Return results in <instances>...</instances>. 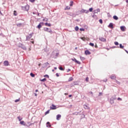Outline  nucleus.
<instances>
[{
    "label": "nucleus",
    "instance_id": "31",
    "mask_svg": "<svg viewBox=\"0 0 128 128\" xmlns=\"http://www.w3.org/2000/svg\"><path fill=\"white\" fill-rule=\"evenodd\" d=\"M80 12H86V10H84V9H82V10H80Z\"/></svg>",
    "mask_w": 128,
    "mask_h": 128
},
{
    "label": "nucleus",
    "instance_id": "45",
    "mask_svg": "<svg viewBox=\"0 0 128 128\" xmlns=\"http://www.w3.org/2000/svg\"><path fill=\"white\" fill-rule=\"evenodd\" d=\"M15 12H16V10L14 11V16H16V14Z\"/></svg>",
    "mask_w": 128,
    "mask_h": 128
},
{
    "label": "nucleus",
    "instance_id": "49",
    "mask_svg": "<svg viewBox=\"0 0 128 128\" xmlns=\"http://www.w3.org/2000/svg\"><path fill=\"white\" fill-rule=\"evenodd\" d=\"M94 48H98V45L96 44V45L94 46Z\"/></svg>",
    "mask_w": 128,
    "mask_h": 128
},
{
    "label": "nucleus",
    "instance_id": "18",
    "mask_svg": "<svg viewBox=\"0 0 128 128\" xmlns=\"http://www.w3.org/2000/svg\"><path fill=\"white\" fill-rule=\"evenodd\" d=\"M45 26H52V25L46 22V23H45Z\"/></svg>",
    "mask_w": 128,
    "mask_h": 128
},
{
    "label": "nucleus",
    "instance_id": "30",
    "mask_svg": "<svg viewBox=\"0 0 128 128\" xmlns=\"http://www.w3.org/2000/svg\"><path fill=\"white\" fill-rule=\"evenodd\" d=\"M90 46H94V43H90Z\"/></svg>",
    "mask_w": 128,
    "mask_h": 128
},
{
    "label": "nucleus",
    "instance_id": "8",
    "mask_svg": "<svg viewBox=\"0 0 128 128\" xmlns=\"http://www.w3.org/2000/svg\"><path fill=\"white\" fill-rule=\"evenodd\" d=\"M32 36V34H30L29 35L26 36V40H30V38Z\"/></svg>",
    "mask_w": 128,
    "mask_h": 128
},
{
    "label": "nucleus",
    "instance_id": "37",
    "mask_svg": "<svg viewBox=\"0 0 128 128\" xmlns=\"http://www.w3.org/2000/svg\"><path fill=\"white\" fill-rule=\"evenodd\" d=\"M88 80H89L88 77H86V82H88Z\"/></svg>",
    "mask_w": 128,
    "mask_h": 128
},
{
    "label": "nucleus",
    "instance_id": "56",
    "mask_svg": "<svg viewBox=\"0 0 128 128\" xmlns=\"http://www.w3.org/2000/svg\"><path fill=\"white\" fill-rule=\"evenodd\" d=\"M54 70H57L58 68H56V67H54Z\"/></svg>",
    "mask_w": 128,
    "mask_h": 128
},
{
    "label": "nucleus",
    "instance_id": "40",
    "mask_svg": "<svg viewBox=\"0 0 128 128\" xmlns=\"http://www.w3.org/2000/svg\"><path fill=\"white\" fill-rule=\"evenodd\" d=\"M99 22H100V24H102V20L100 19V20H99Z\"/></svg>",
    "mask_w": 128,
    "mask_h": 128
},
{
    "label": "nucleus",
    "instance_id": "21",
    "mask_svg": "<svg viewBox=\"0 0 128 128\" xmlns=\"http://www.w3.org/2000/svg\"><path fill=\"white\" fill-rule=\"evenodd\" d=\"M73 4H74V2L73 1H70V6H72Z\"/></svg>",
    "mask_w": 128,
    "mask_h": 128
},
{
    "label": "nucleus",
    "instance_id": "26",
    "mask_svg": "<svg viewBox=\"0 0 128 128\" xmlns=\"http://www.w3.org/2000/svg\"><path fill=\"white\" fill-rule=\"evenodd\" d=\"M75 30H76V32H78V26H76L75 27Z\"/></svg>",
    "mask_w": 128,
    "mask_h": 128
},
{
    "label": "nucleus",
    "instance_id": "28",
    "mask_svg": "<svg viewBox=\"0 0 128 128\" xmlns=\"http://www.w3.org/2000/svg\"><path fill=\"white\" fill-rule=\"evenodd\" d=\"M50 114V110H48L47 112H45V116H46V114Z\"/></svg>",
    "mask_w": 128,
    "mask_h": 128
},
{
    "label": "nucleus",
    "instance_id": "53",
    "mask_svg": "<svg viewBox=\"0 0 128 128\" xmlns=\"http://www.w3.org/2000/svg\"><path fill=\"white\" fill-rule=\"evenodd\" d=\"M126 2L128 4V0H126Z\"/></svg>",
    "mask_w": 128,
    "mask_h": 128
},
{
    "label": "nucleus",
    "instance_id": "33",
    "mask_svg": "<svg viewBox=\"0 0 128 128\" xmlns=\"http://www.w3.org/2000/svg\"><path fill=\"white\" fill-rule=\"evenodd\" d=\"M59 70H64V69L62 67L59 68Z\"/></svg>",
    "mask_w": 128,
    "mask_h": 128
},
{
    "label": "nucleus",
    "instance_id": "29",
    "mask_svg": "<svg viewBox=\"0 0 128 128\" xmlns=\"http://www.w3.org/2000/svg\"><path fill=\"white\" fill-rule=\"evenodd\" d=\"M80 32H84V28H80Z\"/></svg>",
    "mask_w": 128,
    "mask_h": 128
},
{
    "label": "nucleus",
    "instance_id": "54",
    "mask_svg": "<svg viewBox=\"0 0 128 128\" xmlns=\"http://www.w3.org/2000/svg\"><path fill=\"white\" fill-rule=\"evenodd\" d=\"M38 92V90H36V92Z\"/></svg>",
    "mask_w": 128,
    "mask_h": 128
},
{
    "label": "nucleus",
    "instance_id": "62",
    "mask_svg": "<svg viewBox=\"0 0 128 128\" xmlns=\"http://www.w3.org/2000/svg\"><path fill=\"white\" fill-rule=\"evenodd\" d=\"M33 14H34V12H33Z\"/></svg>",
    "mask_w": 128,
    "mask_h": 128
},
{
    "label": "nucleus",
    "instance_id": "11",
    "mask_svg": "<svg viewBox=\"0 0 128 128\" xmlns=\"http://www.w3.org/2000/svg\"><path fill=\"white\" fill-rule=\"evenodd\" d=\"M52 107H50V110H56V106L54 105V104H52Z\"/></svg>",
    "mask_w": 128,
    "mask_h": 128
},
{
    "label": "nucleus",
    "instance_id": "1",
    "mask_svg": "<svg viewBox=\"0 0 128 128\" xmlns=\"http://www.w3.org/2000/svg\"><path fill=\"white\" fill-rule=\"evenodd\" d=\"M22 8L23 10L28 12V8H30V6H28V5H26L24 6H22Z\"/></svg>",
    "mask_w": 128,
    "mask_h": 128
},
{
    "label": "nucleus",
    "instance_id": "36",
    "mask_svg": "<svg viewBox=\"0 0 128 128\" xmlns=\"http://www.w3.org/2000/svg\"><path fill=\"white\" fill-rule=\"evenodd\" d=\"M44 78H50V76H48V75L46 74L44 76Z\"/></svg>",
    "mask_w": 128,
    "mask_h": 128
},
{
    "label": "nucleus",
    "instance_id": "52",
    "mask_svg": "<svg viewBox=\"0 0 128 128\" xmlns=\"http://www.w3.org/2000/svg\"><path fill=\"white\" fill-rule=\"evenodd\" d=\"M89 93H90V94H92V92H89Z\"/></svg>",
    "mask_w": 128,
    "mask_h": 128
},
{
    "label": "nucleus",
    "instance_id": "16",
    "mask_svg": "<svg viewBox=\"0 0 128 128\" xmlns=\"http://www.w3.org/2000/svg\"><path fill=\"white\" fill-rule=\"evenodd\" d=\"M84 108H85V110H90V107H88V106L84 104Z\"/></svg>",
    "mask_w": 128,
    "mask_h": 128
},
{
    "label": "nucleus",
    "instance_id": "4",
    "mask_svg": "<svg viewBox=\"0 0 128 128\" xmlns=\"http://www.w3.org/2000/svg\"><path fill=\"white\" fill-rule=\"evenodd\" d=\"M18 48H24V46L22 44L20 43H19L18 44Z\"/></svg>",
    "mask_w": 128,
    "mask_h": 128
},
{
    "label": "nucleus",
    "instance_id": "63",
    "mask_svg": "<svg viewBox=\"0 0 128 128\" xmlns=\"http://www.w3.org/2000/svg\"><path fill=\"white\" fill-rule=\"evenodd\" d=\"M75 48H78L76 47Z\"/></svg>",
    "mask_w": 128,
    "mask_h": 128
},
{
    "label": "nucleus",
    "instance_id": "46",
    "mask_svg": "<svg viewBox=\"0 0 128 128\" xmlns=\"http://www.w3.org/2000/svg\"><path fill=\"white\" fill-rule=\"evenodd\" d=\"M56 76L57 77H58V76H60V75L58 74V73H56Z\"/></svg>",
    "mask_w": 128,
    "mask_h": 128
},
{
    "label": "nucleus",
    "instance_id": "55",
    "mask_svg": "<svg viewBox=\"0 0 128 128\" xmlns=\"http://www.w3.org/2000/svg\"><path fill=\"white\" fill-rule=\"evenodd\" d=\"M100 9L97 10V12H100Z\"/></svg>",
    "mask_w": 128,
    "mask_h": 128
},
{
    "label": "nucleus",
    "instance_id": "5",
    "mask_svg": "<svg viewBox=\"0 0 128 128\" xmlns=\"http://www.w3.org/2000/svg\"><path fill=\"white\" fill-rule=\"evenodd\" d=\"M72 60H73V62H75L78 64H80V61L77 60L76 59V58H72Z\"/></svg>",
    "mask_w": 128,
    "mask_h": 128
},
{
    "label": "nucleus",
    "instance_id": "9",
    "mask_svg": "<svg viewBox=\"0 0 128 128\" xmlns=\"http://www.w3.org/2000/svg\"><path fill=\"white\" fill-rule=\"evenodd\" d=\"M120 28L122 32H125L126 31V26H121L120 27Z\"/></svg>",
    "mask_w": 128,
    "mask_h": 128
},
{
    "label": "nucleus",
    "instance_id": "27",
    "mask_svg": "<svg viewBox=\"0 0 128 128\" xmlns=\"http://www.w3.org/2000/svg\"><path fill=\"white\" fill-rule=\"evenodd\" d=\"M30 76L32 78H34V74H33L32 73H30Z\"/></svg>",
    "mask_w": 128,
    "mask_h": 128
},
{
    "label": "nucleus",
    "instance_id": "47",
    "mask_svg": "<svg viewBox=\"0 0 128 128\" xmlns=\"http://www.w3.org/2000/svg\"><path fill=\"white\" fill-rule=\"evenodd\" d=\"M70 7L67 6L66 10H70Z\"/></svg>",
    "mask_w": 128,
    "mask_h": 128
},
{
    "label": "nucleus",
    "instance_id": "23",
    "mask_svg": "<svg viewBox=\"0 0 128 128\" xmlns=\"http://www.w3.org/2000/svg\"><path fill=\"white\" fill-rule=\"evenodd\" d=\"M22 23H18L16 24L17 26H20L22 25Z\"/></svg>",
    "mask_w": 128,
    "mask_h": 128
},
{
    "label": "nucleus",
    "instance_id": "48",
    "mask_svg": "<svg viewBox=\"0 0 128 128\" xmlns=\"http://www.w3.org/2000/svg\"><path fill=\"white\" fill-rule=\"evenodd\" d=\"M118 100H122V98H118Z\"/></svg>",
    "mask_w": 128,
    "mask_h": 128
},
{
    "label": "nucleus",
    "instance_id": "43",
    "mask_svg": "<svg viewBox=\"0 0 128 128\" xmlns=\"http://www.w3.org/2000/svg\"><path fill=\"white\" fill-rule=\"evenodd\" d=\"M28 124H29V126H32V124H34V123H32V124L31 123V124H30V122H28Z\"/></svg>",
    "mask_w": 128,
    "mask_h": 128
},
{
    "label": "nucleus",
    "instance_id": "25",
    "mask_svg": "<svg viewBox=\"0 0 128 128\" xmlns=\"http://www.w3.org/2000/svg\"><path fill=\"white\" fill-rule=\"evenodd\" d=\"M72 80H74L72 77H70L69 80H68V82H72Z\"/></svg>",
    "mask_w": 128,
    "mask_h": 128
},
{
    "label": "nucleus",
    "instance_id": "24",
    "mask_svg": "<svg viewBox=\"0 0 128 128\" xmlns=\"http://www.w3.org/2000/svg\"><path fill=\"white\" fill-rule=\"evenodd\" d=\"M46 78L40 80V82H46Z\"/></svg>",
    "mask_w": 128,
    "mask_h": 128
},
{
    "label": "nucleus",
    "instance_id": "44",
    "mask_svg": "<svg viewBox=\"0 0 128 128\" xmlns=\"http://www.w3.org/2000/svg\"><path fill=\"white\" fill-rule=\"evenodd\" d=\"M86 14H88V10H86L85 12Z\"/></svg>",
    "mask_w": 128,
    "mask_h": 128
},
{
    "label": "nucleus",
    "instance_id": "41",
    "mask_svg": "<svg viewBox=\"0 0 128 128\" xmlns=\"http://www.w3.org/2000/svg\"><path fill=\"white\" fill-rule=\"evenodd\" d=\"M92 10H93L92 8H90L89 9V11L90 12H92Z\"/></svg>",
    "mask_w": 128,
    "mask_h": 128
},
{
    "label": "nucleus",
    "instance_id": "22",
    "mask_svg": "<svg viewBox=\"0 0 128 128\" xmlns=\"http://www.w3.org/2000/svg\"><path fill=\"white\" fill-rule=\"evenodd\" d=\"M118 48H124V46L122 44H120V46H118Z\"/></svg>",
    "mask_w": 128,
    "mask_h": 128
},
{
    "label": "nucleus",
    "instance_id": "57",
    "mask_svg": "<svg viewBox=\"0 0 128 128\" xmlns=\"http://www.w3.org/2000/svg\"><path fill=\"white\" fill-rule=\"evenodd\" d=\"M41 64H38L39 66H40Z\"/></svg>",
    "mask_w": 128,
    "mask_h": 128
},
{
    "label": "nucleus",
    "instance_id": "38",
    "mask_svg": "<svg viewBox=\"0 0 128 128\" xmlns=\"http://www.w3.org/2000/svg\"><path fill=\"white\" fill-rule=\"evenodd\" d=\"M20 98H19V99H17V100H15V102H20Z\"/></svg>",
    "mask_w": 128,
    "mask_h": 128
},
{
    "label": "nucleus",
    "instance_id": "10",
    "mask_svg": "<svg viewBox=\"0 0 128 128\" xmlns=\"http://www.w3.org/2000/svg\"><path fill=\"white\" fill-rule=\"evenodd\" d=\"M84 54L86 56L90 54V52L88 50H85Z\"/></svg>",
    "mask_w": 128,
    "mask_h": 128
},
{
    "label": "nucleus",
    "instance_id": "39",
    "mask_svg": "<svg viewBox=\"0 0 128 128\" xmlns=\"http://www.w3.org/2000/svg\"><path fill=\"white\" fill-rule=\"evenodd\" d=\"M30 2H36V0H29Z\"/></svg>",
    "mask_w": 128,
    "mask_h": 128
},
{
    "label": "nucleus",
    "instance_id": "60",
    "mask_svg": "<svg viewBox=\"0 0 128 128\" xmlns=\"http://www.w3.org/2000/svg\"><path fill=\"white\" fill-rule=\"evenodd\" d=\"M52 72H54V70H52Z\"/></svg>",
    "mask_w": 128,
    "mask_h": 128
},
{
    "label": "nucleus",
    "instance_id": "42",
    "mask_svg": "<svg viewBox=\"0 0 128 128\" xmlns=\"http://www.w3.org/2000/svg\"><path fill=\"white\" fill-rule=\"evenodd\" d=\"M81 39L82 40H86V38L82 37V38H81Z\"/></svg>",
    "mask_w": 128,
    "mask_h": 128
},
{
    "label": "nucleus",
    "instance_id": "51",
    "mask_svg": "<svg viewBox=\"0 0 128 128\" xmlns=\"http://www.w3.org/2000/svg\"><path fill=\"white\" fill-rule=\"evenodd\" d=\"M68 96H69V98H72V94H70V95Z\"/></svg>",
    "mask_w": 128,
    "mask_h": 128
},
{
    "label": "nucleus",
    "instance_id": "64",
    "mask_svg": "<svg viewBox=\"0 0 128 128\" xmlns=\"http://www.w3.org/2000/svg\"><path fill=\"white\" fill-rule=\"evenodd\" d=\"M126 52L128 54V51H126Z\"/></svg>",
    "mask_w": 128,
    "mask_h": 128
},
{
    "label": "nucleus",
    "instance_id": "19",
    "mask_svg": "<svg viewBox=\"0 0 128 128\" xmlns=\"http://www.w3.org/2000/svg\"><path fill=\"white\" fill-rule=\"evenodd\" d=\"M20 124H22L23 126H26V124H24V121H21L20 122Z\"/></svg>",
    "mask_w": 128,
    "mask_h": 128
},
{
    "label": "nucleus",
    "instance_id": "2",
    "mask_svg": "<svg viewBox=\"0 0 128 128\" xmlns=\"http://www.w3.org/2000/svg\"><path fill=\"white\" fill-rule=\"evenodd\" d=\"M44 32H50V34H52V30L50 28H44Z\"/></svg>",
    "mask_w": 128,
    "mask_h": 128
},
{
    "label": "nucleus",
    "instance_id": "34",
    "mask_svg": "<svg viewBox=\"0 0 128 128\" xmlns=\"http://www.w3.org/2000/svg\"><path fill=\"white\" fill-rule=\"evenodd\" d=\"M18 119L19 122H20V120H22V118H20V116H18Z\"/></svg>",
    "mask_w": 128,
    "mask_h": 128
},
{
    "label": "nucleus",
    "instance_id": "50",
    "mask_svg": "<svg viewBox=\"0 0 128 128\" xmlns=\"http://www.w3.org/2000/svg\"><path fill=\"white\" fill-rule=\"evenodd\" d=\"M0 14L1 16H4V14H2V13L1 11H0Z\"/></svg>",
    "mask_w": 128,
    "mask_h": 128
},
{
    "label": "nucleus",
    "instance_id": "20",
    "mask_svg": "<svg viewBox=\"0 0 128 128\" xmlns=\"http://www.w3.org/2000/svg\"><path fill=\"white\" fill-rule=\"evenodd\" d=\"M80 58L81 60H86V58H84V57H82V56H80Z\"/></svg>",
    "mask_w": 128,
    "mask_h": 128
},
{
    "label": "nucleus",
    "instance_id": "7",
    "mask_svg": "<svg viewBox=\"0 0 128 128\" xmlns=\"http://www.w3.org/2000/svg\"><path fill=\"white\" fill-rule=\"evenodd\" d=\"M42 26H44V22H40L37 28L40 29V28H42Z\"/></svg>",
    "mask_w": 128,
    "mask_h": 128
},
{
    "label": "nucleus",
    "instance_id": "61",
    "mask_svg": "<svg viewBox=\"0 0 128 128\" xmlns=\"http://www.w3.org/2000/svg\"><path fill=\"white\" fill-rule=\"evenodd\" d=\"M32 44H34V42H32Z\"/></svg>",
    "mask_w": 128,
    "mask_h": 128
},
{
    "label": "nucleus",
    "instance_id": "58",
    "mask_svg": "<svg viewBox=\"0 0 128 128\" xmlns=\"http://www.w3.org/2000/svg\"><path fill=\"white\" fill-rule=\"evenodd\" d=\"M35 96H38V94H35Z\"/></svg>",
    "mask_w": 128,
    "mask_h": 128
},
{
    "label": "nucleus",
    "instance_id": "59",
    "mask_svg": "<svg viewBox=\"0 0 128 128\" xmlns=\"http://www.w3.org/2000/svg\"><path fill=\"white\" fill-rule=\"evenodd\" d=\"M64 94H68V93H65Z\"/></svg>",
    "mask_w": 128,
    "mask_h": 128
},
{
    "label": "nucleus",
    "instance_id": "17",
    "mask_svg": "<svg viewBox=\"0 0 128 128\" xmlns=\"http://www.w3.org/2000/svg\"><path fill=\"white\" fill-rule=\"evenodd\" d=\"M46 126H48V128H50V126H52V125H50V122H47Z\"/></svg>",
    "mask_w": 128,
    "mask_h": 128
},
{
    "label": "nucleus",
    "instance_id": "13",
    "mask_svg": "<svg viewBox=\"0 0 128 128\" xmlns=\"http://www.w3.org/2000/svg\"><path fill=\"white\" fill-rule=\"evenodd\" d=\"M108 26L110 28H114V24L112 23H110Z\"/></svg>",
    "mask_w": 128,
    "mask_h": 128
},
{
    "label": "nucleus",
    "instance_id": "35",
    "mask_svg": "<svg viewBox=\"0 0 128 128\" xmlns=\"http://www.w3.org/2000/svg\"><path fill=\"white\" fill-rule=\"evenodd\" d=\"M114 44L116 46H118V42H114Z\"/></svg>",
    "mask_w": 128,
    "mask_h": 128
},
{
    "label": "nucleus",
    "instance_id": "15",
    "mask_svg": "<svg viewBox=\"0 0 128 128\" xmlns=\"http://www.w3.org/2000/svg\"><path fill=\"white\" fill-rule=\"evenodd\" d=\"M113 18H114V20H118V16H113Z\"/></svg>",
    "mask_w": 128,
    "mask_h": 128
},
{
    "label": "nucleus",
    "instance_id": "3",
    "mask_svg": "<svg viewBox=\"0 0 128 128\" xmlns=\"http://www.w3.org/2000/svg\"><path fill=\"white\" fill-rule=\"evenodd\" d=\"M4 64L5 66H8L10 65V63L8 62V60H5L4 62Z\"/></svg>",
    "mask_w": 128,
    "mask_h": 128
},
{
    "label": "nucleus",
    "instance_id": "32",
    "mask_svg": "<svg viewBox=\"0 0 128 128\" xmlns=\"http://www.w3.org/2000/svg\"><path fill=\"white\" fill-rule=\"evenodd\" d=\"M116 82L118 84H120V82L116 80Z\"/></svg>",
    "mask_w": 128,
    "mask_h": 128
},
{
    "label": "nucleus",
    "instance_id": "12",
    "mask_svg": "<svg viewBox=\"0 0 128 128\" xmlns=\"http://www.w3.org/2000/svg\"><path fill=\"white\" fill-rule=\"evenodd\" d=\"M99 40H100L101 42H106V38H102V37H101V38H99Z\"/></svg>",
    "mask_w": 128,
    "mask_h": 128
},
{
    "label": "nucleus",
    "instance_id": "14",
    "mask_svg": "<svg viewBox=\"0 0 128 128\" xmlns=\"http://www.w3.org/2000/svg\"><path fill=\"white\" fill-rule=\"evenodd\" d=\"M62 118V116L60 114H58L56 116V120H59L60 118Z\"/></svg>",
    "mask_w": 128,
    "mask_h": 128
},
{
    "label": "nucleus",
    "instance_id": "6",
    "mask_svg": "<svg viewBox=\"0 0 128 128\" xmlns=\"http://www.w3.org/2000/svg\"><path fill=\"white\" fill-rule=\"evenodd\" d=\"M110 78H111V80H116V75L114 74H112L110 76Z\"/></svg>",
    "mask_w": 128,
    "mask_h": 128
}]
</instances>
